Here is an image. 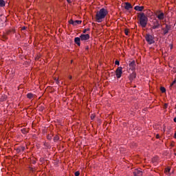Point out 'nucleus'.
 Listing matches in <instances>:
<instances>
[{
    "label": "nucleus",
    "mask_w": 176,
    "mask_h": 176,
    "mask_svg": "<svg viewBox=\"0 0 176 176\" xmlns=\"http://www.w3.org/2000/svg\"><path fill=\"white\" fill-rule=\"evenodd\" d=\"M9 34H10V30L6 32V33L5 34V35H9Z\"/></svg>",
    "instance_id": "32"
},
{
    "label": "nucleus",
    "mask_w": 176,
    "mask_h": 176,
    "mask_svg": "<svg viewBox=\"0 0 176 176\" xmlns=\"http://www.w3.org/2000/svg\"><path fill=\"white\" fill-rule=\"evenodd\" d=\"M160 90L162 93H166V88H164V87H161Z\"/></svg>",
    "instance_id": "19"
},
{
    "label": "nucleus",
    "mask_w": 176,
    "mask_h": 176,
    "mask_svg": "<svg viewBox=\"0 0 176 176\" xmlns=\"http://www.w3.org/2000/svg\"><path fill=\"white\" fill-rule=\"evenodd\" d=\"M80 38L81 41H87V39H90V35L89 34H81Z\"/></svg>",
    "instance_id": "7"
},
{
    "label": "nucleus",
    "mask_w": 176,
    "mask_h": 176,
    "mask_svg": "<svg viewBox=\"0 0 176 176\" xmlns=\"http://www.w3.org/2000/svg\"><path fill=\"white\" fill-rule=\"evenodd\" d=\"M69 23L70 24H72V25H75V21H74V20H72V19H70V20L69 21Z\"/></svg>",
    "instance_id": "21"
},
{
    "label": "nucleus",
    "mask_w": 176,
    "mask_h": 176,
    "mask_svg": "<svg viewBox=\"0 0 176 176\" xmlns=\"http://www.w3.org/2000/svg\"><path fill=\"white\" fill-rule=\"evenodd\" d=\"M3 41H6V39H8V36H6V34H3Z\"/></svg>",
    "instance_id": "25"
},
{
    "label": "nucleus",
    "mask_w": 176,
    "mask_h": 176,
    "mask_svg": "<svg viewBox=\"0 0 176 176\" xmlns=\"http://www.w3.org/2000/svg\"><path fill=\"white\" fill-rule=\"evenodd\" d=\"M24 30H25V27L22 28V30L24 31Z\"/></svg>",
    "instance_id": "39"
},
{
    "label": "nucleus",
    "mask_w": 176,
    "mask_h": 176,
    "mask_svg": "<svg viewBox=\"0 0 176 176\" xmlns=\"http://www.w3.org/2000/svg\"><path fill=\"white\" fill-rule=\"evenodd\" d=\"M170 170H171V168L170 167H167L166 168H165L166 173H170Z\"/></svg>",
    "instance_id": "20"
},
{
    "label": "nucleus",
    "mask_w": 176,
    "mask_h": 176,
    "mask_svg": "<svg viewBox=\"0 0 176 176\" xmlns=\"http://www.w3.org/2000/svg\"><path fill=\"white\" fill-rule=\"evenodd\" d=\"M159 27H162V24L161 22L160 21H155V28H159Z\"/></svg>",
    "instance_id": "14"
},
{
    "label": "nucleus",
    "mask_w": 176,
    "mask_h": 176,
    "mask_svg": "<svg viewBox=\"0 0 176 176\" xmlns=\"http://www.w3.org/2000/svg\"><path fill=\"white\" fill-rule=\"evenodd\" d=\"M60 140V138H58V135H56L54 138V141H58Z\"/></svg>",
    "instance_id": "22"
},
{
    "label": "nucleus",
    "mask_w": 176,
    "mask_h": 176,
    "mask_svg": "<svg viewBox=\"0 0 176 176\" xmlns=\"http://www.w3.org/2000/svg\"><path fill=\"white\" fill-rule=\"evenodd\" d=\"M176 87V79L174 80V81L170 84V88L171 89V87Z\"/></svg>",
    "instance_id": "16"
},
{
    "label": "nucleus",
    "mask_w": 176,
    "mask_h": 176,
    "mask_svg": "<svg viewBox=\"0 0 176 176\" xmlns=\"http://www.w3.org/2000/svg\"><path fill=\"white\" fill-rule=\"evenodd\" d=\"M47 140H52V135L47 136Z\"/></svg>",
    "instance_id": "31"
},
{
    "label": "nucleus",
    "mask_w": 176,
    "mask_h": 176,
    "mask_svg": "<svg viewBox=\"0 0 176 176\" xmlns=\"http://www.w3.org/2000/svg\"><path fill=\"white\" fill-rule=\"evenodd\" d=\"M78 24H82V21H75L74 25H78Z\"/></svg>",
    "instance_id": "18"
},
{
    "label": "nucleus",
    "mask_w": 176,
    "mask_h": 176,
    "mask_svg": "<svg viewBox=\"0 0 176 176\" xmlns=\"http://www.w3.org/2000/svg\"><path fill=\"white\" fill-rule=\"evenodd\" d=\"M74 175H75V176H79V175H80V173H79V171H76V172H75Z\"/></svg>",
    "instance_id": "27"
},
{
    "label": "nucleus",
    "mask_w": 176,
    "mask_h": 176,
    "mask_svg": "<svg viewBox=\"0 0 176 176\" xmlns=\"http://www.w3.org/2000/svg\"><path fill=\"white\" fill-rule=\"evenodd\" d=\"M69 79H72V76H69Z\"/></svg>",
    "instance_id": "40"
},
{
    "label": "nucleus",
    "mask_w": 176,
    "mask_h": 176,
    "mask_svg": "<svg viewBox=\"0 0 176 176\" xmlns=\"http://www.w3.org/2000/svg\"><path fill=\"white\" fill-rule=\"evenodd\" d=\"M174 138H175V139H176V132L175 133Z\"/></svg>",
    "instance_id": "41"
},
{
    "label": "nucleus",
    "mask_w": 176,
    "mask_h": 176,
    "mask_svg": "<svg viewBox=\"0 0 176 176\" xmlns=\"http://www.w3.org/2000/svg\"><path fill=\"white\" fill-rule=\"evenodd\" d=\"M129 71H134L135 69V60H133L131 62L129 63Z\"/></svg>",
    "instance_id": "6"
},
{
    "label": "nucleus",
    "mask_w": 176,
    "mask_h": 176,
    "mask_svg": "<svg viewBox=\"0 0 176 176\" xmlns=\"http://www.w3.org/2000/svg\"><path fill=\"white\" fill-rule=\"evenodd\" d=\"M80 37H76L74 38V42L75 43H76V45H78V46H80Z\"/></svg>",
    "instance_id": "11"
},
{
    "label": "nucleus",
    "mask_w": 176,
    "mask_h": 176,
    "mask_svg": "<svg viewBox=\"0 0 176 176\" xmlns=\"http://www.w3.org/2000/svg\"><path fill=\"white\" fill-rule=\"evenodd\" d=\"M36 60H39V56H37V57L36 58Z\"/></svg>",
    "instance_id": "42"
},
{
    "label": "nucleus",
    "mask_w": 176,
    "mask_h": 176,
    "mask_svg": "<svg viewBox=\"0 0 176 176\" xmlns=\"http://www.w3.org/2000/svg\"><path fill=\"white\" fill-rule=\"evenodd\" d=\"M87 31H90V29L89 28H87V29H85L83 30V34H86V32H87Z\"/></svg>",
    "instance_id": "26"
},
{
    "label": "nucleus",
    "mask_w": 176,
    "mask_h": 176,
    "mask_svg": "<svg viewBox=\"0 0 176 176\" xmlns=\"http://www.w3.org/2000/svg\"><path fill=\"white\" fill-rule=\"evenodd\" d=\"M115 64H116V65H119V64H120L119 60H116Z\"/></svg>",
    "instance_id": "30"
},
{
    "label": "nucleus",
    "mask_w": 176,
    "mask_h": 176,
    "mask_svg": "<svg viewBox=\"0 0 176 176\" xmlns=\"http://www.w3.org/2000/svg\"><path fill=\"white\" fill-rule=\"evenodd\" d=\"M137 74L135 72H133L130 76H129V79L130 80H133V79H135Z\"/></svg>",
    "instance_id": "13"
},
{
    "label": "nucleus",
    "mask_w": 176,
    "mask_h": 176,
    "mask_svg": "<svg viewBox=\"0 0 176 176\" xmlns=\"http://www.w3.org/2000/svg\"><path fill=\"white\" fill-rule=\"evenodd\" d=\"M168 104L165 103L164 104V109H166V108H168Z\"/></svg>",
    "instance_id": "29"
},
{
    "label": "nucleus",
    "mask_w": 176,
    "mask_h": 176,
    "mask_svg": "<svg viewBox=\"0 0 176 176\" xmlns=\"http://www.w3.org/2000/svg\"><path fill=\"white\" fill-rule=\"evenodd\" d=\"M138 19L140 25L143 28H145V27H146V24H148V18L146 17V16H145V14H144L143 12L140 13L138 15Z\"/></svg>",
    "instance_id": "2"
},
{
    "label": "nucleus",
    "mask_w": 176,
    "mask_h": 176,
    "mask_svg": "<svg viewBox=\"0 0 176 176\" xmlns=\"http://www.w3.org/2000/svg\"><path fill=\"white\" fill-rule=\"evenodd\" d=\"M129 29H125L124 30V34H125V35H129Z\"/></svg>",
    "instance_id": "24"
},
{
    "label": "nucleus",
    "mask_w": 176,
    "mask_h": 176,
    "mask_svg": "<svg viewBox=\"0 0 176 176\" xmlns=\"http://www.w3.org/2000/svg\"><path fill=\"white\" fill-rule=\"evenodd\" d=\"M54 80H56L57 85H58V83H60V81H58V78H54Z\"/></svg>",
    "instance_id": "28"
},
{
    "label": "nucleus",
    "mask_w": 176,
    "mask_h": 176,
    "mask_svg": "<svg viewBox=\"0 0 176 176\" xmlns=\"http://www.w3.org/2000/svg\"><path fill=\"white\" fill-rule=\"evenodd\" d=\"M163 30H164V35H166L168 34V32L170 31V30H171V25H166L165 28H164Z\"/></svg>",
    "instance_id": "8"
},
{
    "label": "nucleus",
    "mask_w": 176,
    "mask_h": 176,
    "mask_svg": "<svg viewBox=\"0 0 176 176\" xmlns=\"http://www.w3.org/2000/svg\"><path fill=\"white\" fill-rule=\"evenodd\" d=\"M153 28H155V26H153Z\"/></svg>",
    "instance_id": "44"
},
{
    "label": "nucleus",
    "mask_w": 176,
    "mask_h": 176,
    "mask_svg": "<svg viewBox=\"0 0 176 176\" xmlns=\"http://www.w3.org/2000/svg\"><path fill=\"white\" fill-rule=\"evenodd\" d=\"M95 118H96V114H91V120H94Z\"/></svg>",
    "instance_id": "23"
},
{
    "label": "nucleus",
    "mask_w": 176,
    "mask_h": 176,
    "mask_svg": "<svg viewBox=\"0 0 176 176\" xmlns=\"http://www.w3.org/2000/svg\"><path fill=\"white\" fill-rule=\"evenodd\" d=\"M135 10H137L138 12H142L144 10V6H136L134 8Z\"/></svg>",
    "instance_id": "10"
},
{
    "label": "nucleus",
    "mask_w": 176,
    "mask_h": 176,
    "mask_svg": "<svg viewBox=\"0 0 176 176\" xmlns=\"http://www.w3.org/2000/svg\"><path fill=\"white\" fill-rule=\"evenodd\" d=\"M169 47H170V50H173V44H170V45H169Z\"/></svg>",
    "instance_id": "33"
},
{
    "label": "nucleus",
    "mask_w": 176,
    "mask_h": 176,
    "mask_svg": "<svg viewBox=\"0 0 176 176\" xmlns=\"http://www.w3.org/2000/svg\"><path fill=\"white\" fill-rule=\"evenodd\" d=\"M27 97H28V98L31 100V98H34V94H32V93L28 94Z\"/></svg>",
    "instance_id": "17"
},
{
    "label": "nucleus",
    "mask_w": 176,
    "mask_h": 176,
    "mask_svg": "<svg viewBox=\"0 0 176 176\" xmlns=\"http://www.w3.org/2000/svg\"><path fill=\"white\" fill-rule=\"evenodd\" d=\"M32 164H35V163H36V161L32 160Z\"/></svg>",
    "instance_id": "35"
},
{
    "label": "nucleus",
    "mask_w": 176,
    "mask_h": 176,
    "mask_svg": "<svg viewBox=\"0 0 176 176\" xmlns=\"http://www.w3.org/2000/svg\"><path fill=\"white\" fill-rule=\"evenodd\" d=\"M156 138H160V135H159V134L156 135Z\"/></svg>",
    "instance_id": "37"
},
{
    "label": "nucleus",
    "mask_w": 176,
    "mask_h": 176,
    "mask_svg": "<svg viewBox=\"0 0 176 176\" xmlns=\"http://www.w3.org/2000/svg\"><path fill=\"white\" fill-rule=\"evenodd\" d=\"M122 69L123 68L122 67H118L116 71V75L118 78V79H119V78H120L122 76V74H123L122 72Z\"/></svg>",
    "instance_id": "4"
},
{
    "label": "nucleus",
    "mask_w": 176,
    "mask_h": 176,
    "mask_svg": "<svg viewBox=\"0 0 176 176\" xmlns=\"http://www.w3.org/2000/svg\"><path fill=\"white\" fill-rule=\"evenodd\" d=\"M85 49L87 50L89 49V46H87Z\"/></svg>",
    "instance_id": "43"
},
{
    "label": "nucleus",
    "mask_w": 176,
    "mask_h": 176,
    "mask_svg": "<svg viewBox=\"0 0 176 176\" xmlns=\"http://www.w3.org/2000/svg\"><path fill=\"white\" fill-rule=\"evenodd\" d=\"M67 2H68V3H72V0H67Z\"/></svg>",
    "instance_id": "34"
},
{
    "label": "nucleus",
    "mask_w": 176,
    "mask_h": 176,
    "mask_svg": "<svg viewBox=\"0 0 176 176\" xmlns=\"http://www.w3.org/2000/svg\"><path fill=\"white\" fill-rule=\"evenodd\" d=\"M125 9L126 10H130V9H131L133 8V6H131V4L130 3H125Z\"/></svg>",
    "instance_id": "12"
},
{
    "label": "nucleus",
    "mask_w": 176,
    "mask_h": 176,
    "mask_svg": "<svg viewBox=\"0 0 176 176\" xmlns=\"http://www.w3.org/2000/svg\"><path fill=\"white\" fill-rule=\"evenodd\" d=\"M145 39L149 45H152V43H155V41L153 40L155 39V38H153V36L151 34H146L145 36Z\"/></svg>",
    "instance_id": "3"
},
{
    "label": "nucleus",
    "mask_w": 176,
    "mask_h": 176,
    "mask_svg": "<svg viewBox=\"0 0 176 176\" xmlns=\"http://www.w3.org/2000/svg\"><path fill=\"white\" fill-rule=\"evenodd\" d=\"M134 176H142V170L135 169L133 171Z\"/></svg>",
    "instance_id": "9"
},
{
    "label": "nucleus",
    "mask_w": 176,
    "mask_h": 176,
    "mask_svg": "<svg viewBox=\"0 0 176 176\" xmlns=\"http://www.w3.org/2000/svg\"><path fill=\"white\" fill-rule=\"evenodd\" d=\"M30 171L34 172V171H35V169H34V168H30Z\"/></svg>",
    "instance_id": "36"
},
{
    "label": "nucleus",
    "mask_w": 176,
    "mask_h": 176,
    "mask_svg": "<svg viewBox=\"0 0 176 176\" xmlns=\"http://www.w3.org/2000/svg\"><path fill=\"white\" fill-rule=\"evenodd\" d=\"M21 151H24L25 149V148H24V147H21Z\"/></svg>",
    "instance_id": "38"
},
{
    "label": "nucleus",
    "mask_w": 176,
    "mask_h": 176,
    "mask_svg": "<svg viewBox=\"0 0 176 176\" xmlns=\"http://www.w3.org/2000/svg\"><path fill=\"white\" fill-rule=\"evenodd\" d=\"M5 5H6L5 0H0V8L5 7Z\"/></svg>",
    "instance_id": "15"
},
{
    "label": "nucleus",
    "mask_w": 176,
    "mask_h": 176,
    "mask_svg": "<svg viewBox=\"0 0 176 176\" xmlns=\"http://www.w3.org/2000/svg\"><path fill=\"white\" fill-rule=\"evenodd\" d=\"M107 14H108V10L105 8H102L96 12L95 19L98 23H101L102 19H105Z\"/></svg>",
    "instance_id": "1"
},
{
    "label": "nucleus",
    "mask_w": 176,
    "mask_h": 176,
    "mask_svg": "<svg viewBox=\"0 0 176 176\" xmlns=\"http://www.w3.org/2000/svg\"><path fill=\"white\" fill-rule=\"evenodd\" d=\"M155 16L157 17L158 20H164V13L159 11L155 12Z\"/></svg>",
    "instance_id": "5"
}]
</instances>
